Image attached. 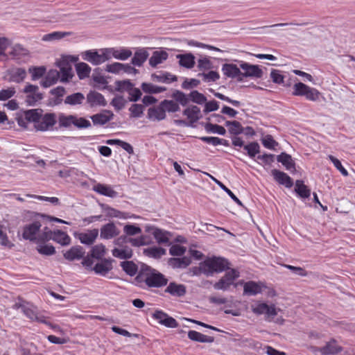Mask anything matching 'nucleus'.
Returning <instances> with one entry per match:
<instances>
[{"label":"nucleus","mask_w":355,"mask_h":355,"mask_svg":"<svg viewBox=\"0 0 355 355\" xmlns=\"http://www.w3.org/2000/svg\"><path fill=\"white\" fill-rule=\"evenodd\" d=\"M56 121L55 114L53 113L43 114L41 110H29L24 112V118L18 120V123L26 128L28 123H33L37 131L45 132L52 130Z\"/></svg>","instance_id":"nucleus-1"},{"label":"nucleus","mask_w":355,"mask_h":355,"mask_svg":"<svg viewBox=\"0 0 355 355\" xmlns=\"http://www.w3.org/2000/svg\"><path fill=\"white\" fill-rule=\"evenodd\" d=\"M229 262L222 257H213L206 259L199 265L200 272L207 276H212L214 273L221 272L228 268Z\"/></svg>","instance_id":"nucleus-2"},{"label":"nucleus","mask_w":355,"mask_h":355,"mask_svg":"<svg viewBox=\"0 0 355 355\" xmlns=\"http://www.w3.org/2000/svg\"><path fill=\"white\" fill-rule=\"evenodd\" d=\"M138 277L144 279L149 287H162L166 285L168 282V279L162 273L152 269L140 275Z\"/></svg>","instance_id":"nucleus-3"},{"label":"nucleus","mask_w":355,"mask_h":355,"mask_svg":"<svg viewBox=\"0 0 355 355\" xmlns=\"http://www.w3.org/2000/svg\"><path fill=\"white\" fill-rule=\"evenodd\" d=\"M82 58L93 65H100L108 60L106 48L87 50L81 53Z\"/></svg>","instance_id":"nucleus-4"},{"label":"nucleus","mask_w":355,"mask_h":355,"mask_svg":"<svg viewBox=\"0 0 355 355\" xmlns=\"http://www.w3.org/2000/svg\"><path fill=\"white\" fill-rule=\"evenodd\" d=\"M41 223L39 221H35L24 227L22 236L24 239L34 241L39 243L44 242V239H42L43 236V230L40 232Z\"/></svg>","instance_id":"nucleus-5"},{"label":"nucleus","mask_w":355,"mask_h":355,"mask_svg":"<svg viewBox=\"0 0 355 355\" xmlns=\"http://www.w3.org/2000/svg\"><path fill=\"white\" fill-rule=\"evenodd\" d=\"M293 94L304 96L309 101H316L318 100L320 93L315 88L310 87L302 83H297L293 85Z\"/></svg>","instance_id":"nucleus-6"},{"label":"nucleus","mask_w":355,"mask_h":355,"mask_svg":"<svg viewBox=\"0 0 355 355\" xmlns=\"http://www.w3.org/2000/svg\"><path fill=\"white\" fill-rule=\"evenodd\" d=\"M41 239L45 241L52 239L62 245H69L71 242V238L67 233L60 230L52 232L48 227L43 230V236Z\"/></svg>","instance_id":"nucleus-7"},{"label":"nucleus","mask_w":355,"mask_h":355,"mask_svg":"<svg viewBox=\"0 0 355 355\" xmlns=\"http://www.w3.org/2000/svg\"><path fill=\"white\" fill-rule=\"evenodd\" d=\"M239 277V272L235 269L227 270L225 275L214 285V287L217 290H227L231 285L234 284V281Z\"/></svg>","instance_id":"nucleus-8"},{"label":"nucleus","mask_w":355,"mask_h":355,"mask_svg":"<svg viewBox=\"0 0 355 355\" xmlns=\"http://www.w3.org/2000/svg\"><path fill=\"white\" fill-rule=\"evenodd\" d=\"M23 92L26 94V101L29 105H35L42 98V94L37 85L28 83L24 87Z\"/></svg>","instance_id":"nucleus-9"},{"label":"nucleus","mask_w":355,"mask_h":355,"mask_svg":"<svg viewBox=\"0 0 355 355\" xmlns=\"http://www.w3.org/2000/svg\"><path fill=\"white\" fill-rule=\"evenodd\" d=\"M106 49L108 60L112 58H115L119 60H126L132 55L131 49L125 47H111L106 48Z\"/></svg>","instance_id":"nucleus-10"},{"label":"nucleus","mask_w":355,"mask_h":355,"mask_svg":"<svg viewBox=\"0 0 355 355\" xmlns=\"http://www.w3.org/2000/svg\"><path fill=\"white\" fill-rule=\"evenodd\" d=\"M99 234L98 229L87 230L84 232L76 234V237L81 243L90 245L96 240Z\"/></svg>","instance_id":"nucleus-11"},{"label":"nucleus","mask_w":355,"mask_h":355,"mask_svg":"<svg viewBox=\"0 0 355 355\" xmlns=\"http://www.w3.org/2000/svg\"><path fill=\"white\" fill-rule=\"evenodd\" d=\"M252 312L257 315L265 314L268 317H272L276 315L275 306L266 303L257 302L251 305Z\"/></svg>","instance_id":"nucleus-12"},{"label":"nucleus","mask_w":355,"mask_h":355,"mask_svg":"<svg viewBox=\"0 0 355 355\" xmlns=\"http://www.w3.org/2000/svg\"><path fill=\"white\" fill-rule=\"evenodd\" d=\"M113 268L112 260L104 259L101 261L98 262L93 268L92 270L96 274L107 277L110 271Z\"/></svg>","instance_id":"nucleus-13"},{"label":"nucleus","mask_w":355,"mask_h":355,"mask_svg":"<svg viewBox=\"0 0 355 355\" xmlns=\"http://www.w3.org/2000/svg\"><path fill=\"white\" fill-rule=\"evenodd\" d=\"M240 68L244 71L241 75L245 77L261 78L263 74L262 70L257 65L242 62Z\"/></svg>","instance_id":"nucleus-14"},{"label":"nucleus","mask_w":355,"mask_h":355,"mask_svg":"<svg viewBox=\"0 0 355 355\" xmlns=\"http://www.w3.org/2000/svg\"><path fill=\"white\" fill-rule=\"evenodd\" d=\"M119 234L120 230L114 223H108L101 228L100 236L103 239H111Z\"/></svg>","instance_id":"nucleus-15"},{"label":"nucleus","mask_w":355,"mask_h":355,"mask_svg":"<svg viewBox=\"0 0 355 355\" xmlns=\"http://www.w3.org/2000/svg\"><path fill=\"white\" fill-rule=\"evenodd\" d=\"M243 284V292L244 294L248 295H255L262 292L263 285L260 283H257L252 281H250L243 283V281L238 282L234 286H237L239 284Z\"/></svg>","instance_id":"nucleus-16"},{"label":"nucleus","mask_w":355,"mask_h":355,"mask_svg":"<svg viewBox=\"0 0 355 355\" xmlns=\"http://www.w3.org/2000/svg\"><path fill=\"white\" fill-rule=\"evenodd\" d=\"M87 102L90 107L102 106L107 105L104 96L99 92L91 91L87 95Z\"/></svg>","instance_id":"nucleus-17"},{"label":"nucleus","mask_w":355,"mask_h":355,"mask_svg":"<svg viewBox=\"0 0 355 355\" xmlns=\"http://www.w3.org/2000/svg\"><path fill=\"white\" fill-rule=\"evenodd\" d=\"M8 81L17 83H21L26 77V71L23 68H13L7 72Z\"/></svg>","instance_id":"nucleus-18"},{"label":"nucleus","mask_w":355,"mask_h":355,"mask_svg":"<svg viewBox=\"0 0 355 355\" xmlns=\"http://www.w3.org/2000/svg\"><path fill=\"white\" fill-rule=\"evenodd\" d=\"M165 292L174 297H182L187 293V288L184 284L171 282L166 288Z\"/></svg>","instance_id":"nucleus-19"},{"label":"nucleus","mask_w":355,"mask_h":355,"mask_svg":"<svg viewBox=\"0 0 355 355\" xmlns=\"http://www.w3.org/2000/svg\"><path fill=\"white\" fill-rule=\"evenodd\" d=\"M59 79L60 72L56 69H51L41 80L40 84L43 87L47 88L55 84Z\"/></svg>","instance_id":"nucleus-20"},{"label":"nucleus","mask_w":355,"mask_h":355,"mask_svg":"<svg viewBox=\"0 0 355 355\" xmlns=\"http://www.w3.org/2000/svg\"><path fill=\"white\" fill-rule=\"evenodd\" d=\"M113 113L108 110H104L101 113L96 114L91 116L94 125H103L109 122L113 118Z\"/></svg>","instance_id":"nucleus-21"},{"label":"nucleus","mask_w":355,"mask_h":355,"mask_svg":"<svg viewBox=\"0 0 355 355\" xmlns=\"http://www.w3.org/2000/svg\"><path fill=\"white\" fill-rule=\"evenodd\" d=\"M85 250L80 245L73 246L64 253V257L69 261L78 260L83 257Z\"/></svg>","instance_id":"nucleus-22"},{"label":"nucleus","mask_w":355,"mask_h":355,"mask_svg":"<svg viewBox=\"0 0 355 355\" xmlns=\"http://www.w3.org/2000/svg\"><path fill=\"white\" fill-rule=\"evenodd\" d=\"M93 190L101 195L112 198L118 196V193L110 185L98 183L94 186Z\"/></svg>","instance_id":"nucleus-23"},{"label":"nucleus","mask_w":355,"mask_h":355,"mask_svg":"<svg viewBox=\"0 0 355 355\" xmlns=\"http://www.w3.org/2000/svg\"><path fill=\"white\" fill-rule=\"evenodd\" d=\"M78 57L76 55H62L56 60L55 64L59 69L71 67V64L76 62Z\"/></svg>","instance_id":"nucleus-24"},{"label":"nucleus","mask_w":355,"mask_h":355,"mask_svg":"<svg viewBox=\"0 0 355 355\" xmlns=\"http://www.w3.org/2000/svg\"><path fill=\"white\" fill-rule=\"evenodd\" d=\"M22 311L31 320L47 324L44 317L40 315L37 313L36 309L33 306H23Z\"/></svg>","instance_id":"nucleus-25"},{"label":"nucleus","mask_w":355,"mask_h":355,"mask_svg":"<svg viewBox=\"0 0 355 355\" xmlns=\"http://www.w3.org/2000/svg\"><path fill=\"white\" fill-rule=\"evenodd\" d=\"M148 117L152 121H161L164 119L166 113L162 104L157 107H150L148 110Z\"/></svg>","instance_id":"nucleus-26"},{"label":"nucleus","mask_w":355,"mask_h":355,"mask_svg":"<svg viewBox=\"0 0 355 355\" xmlns=\"http://www.w3.org/2000/svg\"><path fill=\"white\" fill-rule=\"evenodd\" d=\"M13 59L17 60H24L28 56V51L20 44H15L10 52Z\"/></svg>","instance_id":"nucleus-27"},{"label":"nucleus","mask_w":355,"mask_h":355,"mask_svg":"<svg viewBox=\"0 0 355 355\" xmlns=\"http://www.w3.org/2000/svg\"><path fill=\"white\" fill-rule=\"evenodd\" d=\"M184 115H185L189 120V125H191L200 119V110L196 105L191 106L184 110Z\"/></svg>","instance_id":"nucleus-28"},{"label":"nucleus","mask_w":355,"mask_h":355,"mask_svg":"<svg viewBox=\"0 0 355 355\" xmlns=\"http://www.w3.org/2000/svg\"><path fill=\"white\" fill-rule=\"evenodd\" d=\"M239 67L234 64H225L222 67V71L223 74L229 78H239L241 76L242 73Z\"/></svg>","instance_id":"nucleus-29"},{"label":"nucleus","mask_w":355,"mask_h":355,"mask_svg":"<svg viewBox=\"0 0 355 355\" xmlns=\"http://www.w3.org/2000/svg\"><path fill=\"white\" fill-rule=\"evenodd\" d=\"M319 351L323 355L336 354L342 351V347L333 340L327 343L324 347L319 348Z\"/></svg>","instance_id":"nucleus-30"},{"label":"nucleus","mask_w":355,"mask_h":355,"mask_svg":"<svg viewBox=\"0 0 355 355\" xmlns=\"http://www.w3.org/2000/svg\"><path fill=\"white\" fill-rule=\"evenodd\" d=\"M188 338L191 340L202 343H211L214 342L213 337L202 334L194 330H190L188 332Z\"/></svg>","instance_id":"nucleus-31"},{"label":"nucleus","mask_w":355,"mask_h":355,"mask_svg":"<svg viewBox=\"0 0 355 355\" xmlns=\"http://www.w3.org/2000/svg\"><path fill=\"white\" fill-rule=\"evenodd\" d=\"M148 57V53L145 49H138L132 58V64L137 67H141Z\"/></svg>","instance_id":"nucleus-32"},{"label":"nucleus","mask_w":355,"mask_h":355,"mask_svg":"<svg viewBox=\"0 0 355 355\" xmlns=\"http://www.w3.org/2000/svg\"><path fill=\"white\" fill-rule=\"evenodd\" d=\"M294 191L301 198H308L311 196V190L302 180H296Z\"/></svg>","instance_id":"nucleus-33"},{"label":"nucleus","mask_w":355,"mask_h":355,"mask_svg":"<svg viewBox=\"0 0 355 355\" xmlns=\"http://www.w3.org/2000/svg\"><path fill=\"white\" fill-rule=\"evenodd\" d=\"M177 58L179 59L180 65L183 67L191 69L195 65V57L191 53L180 54Z\"/></svg>","instance_id":"nucleus-34"},{"label":"nucleus","mask_w":355,"mask_h":355,"mask_svg":"<svg viewBox=\"0 0 355 355\" xmlns=\"http://www.w3.org/2000/svg\"><path fill=\"white\" fill-rule=\"evenodd\" d=\"M191 262V259L189 257L171 258L168 260V264L173 268H185Z\"/></svg>","instance_id":"nucleus-35"},{"label":"nucleus","mask_w":355,"mask_h":355,"mask_svg":"<svg viewBox=\"0 0 355 355\" xmlns=\"http://www.w3.org/2000/svg\"><path fill=\"white\" fill-rule=\"evenodd\" d=\"M112 255L114 257L121 259H130L132 255V250L128 246H123L120 248H115L112 251Z\"/></svg>","instance_id":"nucleus-36"},{"label":"nucleus","mask_w":355,"mask_h":355,"mask_svg":"<svg viewBox=\"0 0 355 355\" xmlns=\"http://www.w3.org/2000/svg\"><path fill=\"white\" fill-rule=\"evenodd\" d=\"M168 53L166 51H155L149 59V64L155 67L157 65L162 63L168 58Z\"/></svg>","instance_id":"nucleus-37"},{"label":"nucleus","mask_w":355,"mask_h":355,"mask_svg":"<svg viewBox=\"0 0 355 355\" xmlns=\"http://www.w3.org/2000/svg\"><path fill=\"white\" fill-rule=\"evenodd\" d=\"M153 235L158 243L166 244L170 241V233L167 231L155 228Z\"/></svg>","instance_id":"nucleus-38"},{"label":"nucleus","mask_w":355,"mask_h":355,"mask_svg":"<svg viewBox=\"0 0 355 355\" xmlns=\"http://www.w3.org/2000/svg\"><path fill=\"white\" fill-rule=\"evenodd\" d=\"M76 70L80 79L89 77L91 73V67L85 62H79L76 65Z\"/></svg>","instance_id":"nucleus-39"},{"label":"nucleus","mask_w":355,"mask_h":355,"mask_svg":"<svg viewBox=\"0 0 355 355\" xmlns=\"http://www.w3.org/2000/svg\"><path fill=\"white\" fill-rule=\"evenodd\" d=\"M73 115L60 113L58 121L60 128H71L73 127Z\"/></svg>","instance_id":"nucleus-40"},{"label":"nucleus","mask_w":355,"mask_h":355,"mask_svg":"<svg viewBox=\"0 0 355 355\" xmlns=\"http://www.w3.org/2000/svg\"><path fill=\"white\" fill-rule=\"evenodd\" d=\"M85 100V96L82 93L77 92L69 95L64 99V103L70 105H80Z\"/></svg>","instance_id":"nucleus-41"},{"label":"nucleus","mask_w":355,"mask_h":355,"mask_svg":"<svg viewBox=\"0 0 355 355\" xmlns=\"http://www.w3.org/2000/svg\"><path fill=\"white\" fill-rule=\"evenodd\" d=\"M271 175L279 184L288 187V176L285 173L277 169H273L271 171Z\"/></svg>","instance_id":"nucleus-42"},{"label":"nucleus","mask_w":355,"mask_h":355,"mask_svg":"<svg viewBox=\"0 0 355 355\" xmlns=\"http://www.w3.org/2000/svg\"><path fill=\"white\" fill-rule=\"evenodd\" d=\"M104 211H105L106 215L108 217H111V218H120V219H128V217H130L129 213L122 212L119 210H117L116 209H114V208H112L110 207H106L104 209Z\"/></svg>","instance_id":"nucleus-43"},{"label":"nucleus","mask_w":355,"mask_h":355,"mask_svg":"<svg viewBox=\"0 0 355 355\" xmlns=\"http://www.w3.org/2000/svg\"><path fill=\"white\" fill-rule=\"evenodd\" d=\"M209 178L217 184L224 191H225L227 195L239 205L242 206L243 204L241 201L227 187H225L220 181L215 178L214 176L207 173Z\"/></svg>","instance_id":"nucleus-44"},{"label":"nucleus","mask_w":355,"mask_h":355,"mask_svg":"<svg viewBox=\"0 0 355 355\" xmlns=\"http://www.w3.org/2000/svg\"><path fill=\"white\" fill-rule=\"evenodd\" d=\"M204 128L205 131L208 133L218 134L220 135H225L226 133L225 128L217 124L207 123L205 124Z\"/></svg>","instance_id":"nucleus-45"},{"label":"nucleus","mask_w":355,"mask_h":355,"mask_svg":"<svg viewBox=\"0 0 355 355\" xmlns=\"http://www.w3.org/2000/svg\"><path fill=\"white\" fill-rule=\"evenodd\" d=\"M106 254L105 246L103 244H98L92 247L91 256L96 259H101Z\"/></svg>","instance_id":"nucleus-46"},{"label":"nucleus","mask_w":355,"mask_h":355,"mask_svg":"<svg viewBox=\"0 0 355 355\" xmlns=\"http://www.w3.org/2000/svg\"><path fill=\"white\" fill-rule=\"evenodd\" d=\"M91 126V123L89 120L84 118L80 117L77 115H73V127L83 129V128H87Z\"/></svg>","instance_id":"nucleus-47"},{"label":"nucleus","mask_w":355,"mask_h":355,"mask_svg":"<svg viewBox=\"0 0 355 355\" xmlns=\"http://www.w3.org/2000/svg\"><path fill=\"white\" fill-rule=\"evenodd\" d=\"M244 150L247 151L248 155L250 157L254 158L256 155L259 153L260 146L256 141L250 142L248 144L244 146Z\"/></svg>","instance_id":"nucleus-48"},{"label":"nucleus","mask_w":355,"mask_h":355,"mask_svg":"<svg viewBox=\"0 0 355 355\" xmlns=\"http://www.w3.org/2000/svg\"><path fill=\"white\" fill-rule=\"evenodd\" d=\"M153 77L154 80L165 83H170L171 82L175 81L177 79L175 76L167 72L160 73L159 74H153Z\"/></svg>","instance_id":"nucleus-49"},{"label":"nucleus","mask_w":355,"mask_h":355,"mask_svg":"<svg viewBox=\"0 0 355 355\" xmlns=\"http://www.w3.org/2000/svg\"><path fill=\"white\" fill-rule=\"evenodd\" d=\"M145 252L150 257L158 259L166 254V250L161 247H151L146 249Z\"/></svg>","instance_id":"nucleus-50"},{"label":"nucleus","mask_w":355,"mask_h":355,"mask_svg":"<svg viewBox=\"0 0 355 355\" xmlns=\"http://www.w3.org/2000/svg\"><path fill=\"white\" fill-rule=\"evenodd\" d=\"M115 89L120 92H128L133 84L129 80H117L115 82Z\"/></svg>","instance_id":"nucleus-51"},{"label":"nucleus","mask_w":355,"mask_h":355,"mask_svg":"<svg viewBox=\"0 0 355 355\" xmlns=\"http://www.w3.org/2000/svg\"><path fill=\"white\" fill-rule=\"evenodd\" d=\"M28 71L31 74L32 80H36L45 74L46 68L44 67H32L29 68Z\"/></svg>","instance_id":"nucleus-52"},{"label":"nucleus","mask_w":355,"mask_h":355,"mask_svg":"<svg viewBox=\"0 0 355 355\" xmlns=\"http://www.w3.org/2000/svg\"><path fill=\"white\" fill-rule=\"evenodd\" d=\"M141 89L144 92L149 94H158L165 90L161 87L146 83H142Z\"/></svg>","instance_id":"nucleus-53"},{"label":"nucleus","mask_w":355,"mask_h":355,"mask_svg":"<svg viewBox=\"0 0 355 355\" xmlns=\"http://www.w3.org/2000/svg\"><path fill=\"white\" fill-rule=\"evenodd\" d=\"M70 35V33L68 32H60V31H55L46 35H44L42 37L44 41H53L57 40L63 38L66 35Z\"/></svg>","instance_id":"nucleus-54"},{"label":"nucleus","mask_w":355,"mask_h":355,"mask_svg":"<svg viewBox=\"0 0 355 355\" xmlns=\"http://www.w3.org/2000/svg\"><path fill=\"white\" fill-rule=\"evenodd\" d=\"M123 270L130 276H134L137 272V266L132 261H123L121 263Z\"/></svg>","instance_id":"nucleus-55"},{"label":"nucleus","mask_w":355,"mask_h":355,"mask_svg":"<svg viewBox=\"0 0 355 355\" xmlns=\"http://www.w3.org/2000/svg\"><path fill=\"white\" fill-rule=\"evenodd\" d=\"M129 242L133 246L140 247L148 245L149 243V239L146 235H141L137 238L129 239Z\"/></svg>","instance_id":"nucleus-56"},{"label":"nucleus","mask_w":355,"mask_h":355,"mask_svg":"<svg viewBox=\"0 0 355 355\" xmlns=\"http://www.w3.org/2000/svg\"><path fill=\"white\" fill-rule=\"evenodd\" d=\"M37 250L40 254L44 255H52L55 252V248L49 244H39L37 246Z\"/></svg>","instance_id":"nucleus-57"},{"label":"nucleus","mask_w":355,"mask_h":355,"mask_svg":"<svg viewBox=\"0 0 355 355\" xmlns=\"http://www.w3.org/2000/svg\"><path fill=\"white\" fill-rule=\"evenodd\" d=\"M200 139L207 144H211L214 146L225 145L226 142V140L216 137H202Z\"/></svg>","instance_id":"nucleus-58"},{"label":"nucleus","mask_w":355,"mask_h":355,"mask_svg":"<svg viewBox=\"0 0 355 355\" xmlns=\"http://www.w3.org/2000/svg\"><path fill=\"white\" fill-rule=\"evenodd\" d=\"M164 112H175L179 110L180 107L178 104L173 101L164 100L161 103Z\"/></svg>","instance_id":"nucleus-59"},{"label":"nucleus","mask_w":355,"mask_h":355,"mask_svg":"<svg viewBox=\"0 0 355 355\" xmlns=\"http://www.w3.org/2000/svg\"><path fill=\"white\" fill-rule=\"evenodd\" d=\"M141 229L135 225L128 224L123 227V232L127 236H135L141 234Z\"/></svg>","instance_id":"nucleus-60"},{"label":"nucleus","mask_w":355,"mask_h":355,"mask_svg":"<svg viewBox=\"0 0 355 355\" xmlns=\"http://www.w3.org/2000/svg\"><path fill=\"white\" fill-rule=\"evenodd\" d=\"M257 159L261 162V164L266 167H270L275 161V155L272 154H263L259 155Z\"/></svg>","instance_id":"nucleus-61"},{"label":"nucleus","mask_w":355,"mask_h":355,"mask_svg":"<svg viewBox=\"0 0 355 355\" xmlns=\"http://www.w3.org/2000/svg\"><path fill=\"white\" fill-rule=\"evenodd\" d=\"M60 80L62 83L69 81L73 77L72 67L60 69Z\"/></svg>","instance_id":"nucleus-62"},{"label":"nucleus","mask_w":355,"mask_h":355,"mask_svg":"<svg viewBox=\"0 0 355 355\" xmlns=\"http://www.w3.org/2000/svg\"><path fill=\"white\" fill-rule=\"evenodd\" d=\"M189 98L190 101L198 104H202L207 101L206 97L202 94L198 92L196 90L192 91L189 94Z\"/></svg>","instance_id":"nucleus-63"},{"label":"nucleus","mask_w":355,"mask_h":355,"mask_svg":"<svg viewBox=\"0 0 355 355\" xmlns=\"http://www.w3.org/2000/svg\"><path fill=\"white\" fill-rule=\"evenodd\" d=\"M123 63L114 62L105 66V71L114 74L122 73Z\"/></svg>","instance_id":"nucleus-64"}]
</instances>
